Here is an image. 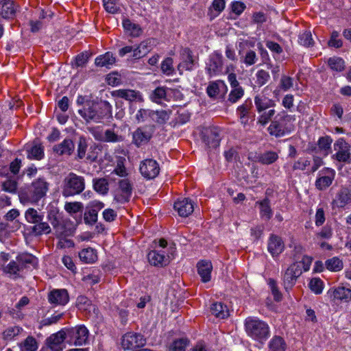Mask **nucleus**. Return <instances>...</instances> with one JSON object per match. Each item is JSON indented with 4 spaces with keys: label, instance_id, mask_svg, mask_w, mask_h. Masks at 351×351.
<instances>
[{
    "label": "nucleus",
    "instance_id": "f257e3e1",
    "mask_svg": "<svg viewBox=\"0 0 351 351\" xmlns=\"http://www.w3.org/2000/svg\"><path fill=\"white\" fill-rule=\"evenodd\" d=\"M47 218L56 238L71 237L74 234L75 228L73 223L69 219H64L56 208L51 207L47 210Z\"/></svg>",
    "mask_w": 351,
    "mask_h": 351
},
{
    "label": "nucleus",
    "instance_id": "f03ea898",
    "mask_svg": "<svg viewBox=\"0 0 351 351\" xmlns=\"http://www.w3.org/2000/svg\"><path fill=\"white\" fill-rule=\"evenodd\" d=\"M49 187V183L45 178L35 179L29 188L19 195L20 200L23 204H38L46 197Z\"/></svg>",
    "mask_w": 351,
    "mask_h": 351
},
{
    "label": "nucleus",
    "instance_id": "7ed1b4c3",
    "mask_svg": "<svg viewBox=\"0 0 351 351\" xmlns=\"http://www.w3.org/2000/svg\"><path fill=\"white\" fill-rule=\"evenodd\" d=\"M37 264L36 258L27 253L20 254L16 257V260L11 261L2 269L3 272L12 279H17L21 277V272L29 267L35 266Z\"/></svg>",
    "mask_w": 351,
    "mask_h": 351
},
{
    "label": "nucleus",
    "instance_id": "20e7f679",
    "mask_svg": "<svg viewBox=\"0 0 351 351\" xmlns=\"http://www.w3.org/2000/svg\"><path fill=\"white\" fill-rule=\"evenodd\" d=\"M111 108L108 101L101 102L100 104L89 101L82 109L78 110V113L86 122H99L101 119L110 114Z\"/></svg>",
    "mask_w": 351,
    "mask_h": 351
},
{
    "label": "nucleus",
    "instance_id": "39448f33",
    "mask_svg": "<svg viewBox=\"0 0 351 351\" xmlns=\"http://www.w3.org/2000/svg\"><path fill=\"white\" fill-rule=\"evenodd\" d=\"M245 330L248 336L263 343L269 337L268 324L258 319L247 317L245 322Z\"/></svg>",
    "mask_w": 351,
    "mask_h": 351
},
{
    "label": "nucleus",
    "instance_id": "423d86ee",
    "mask_svg": "<svg viewBox=\"0 0 351 351\" xmlns=\"http://www.w3.org/2000/svg\"><path fill=\"white\" fill-rule=\"evenodd\" d=\"M254 104L257 112L261 114L258 118V123L265 125L276 113L274 109H270L276 106L275 101L265 95L259 94L254 97Z\"/></svg>",
    "mask_w": 351,
    "mask_h": 351
},
{
    "label": "nucleus",
    "instance_id": "0eeeda50",
    "mask_svg": "<svg viewBox=\"0 0 351 351\" xmlns=\"http://www.w3.org/2000/svg\"><path fill=\"white\" fill-rule=\"evenodd\" d=\"M86 182L83 176L70 172L63 180L62 195L65 197L80 194L85 189Z\"/></svg>",
    "mask_w": 351,
    "mask_h": 351
},
{
    "label": "nucleus",
    "instance_id": "6e6552de",
    "mask_svg": "<svg viewBox=\"0 0 351 351\" xmlns=\"http://www.w3.org/2000/svg\"><path fill=\"white\" fill-rule=\"evenodd\" d=\"M293 117L287 114L285 111L278 114L275 119L271 121L267 130L270 135L276 137H281L290 133L292 130V125L288 123L293 120Z\"/></svg>",
    "mask_w": 351,
    "mask_h": 351
},
{
    "label": "nucleus",
    "instance_id": "1a4fd4ad",
    "mask_svg": "<svg viewBox=\"0 0 351 351\" xmlns=\"http://www.w3.org/2000/svg\"><path fill=\"white\" fill-rule=\"evenodd\" d=\"M335 153L331 156L332 160L344 164L351 162V146L343 138H338L333 145Z\"/></svg>",
    "mask_w": 351,
    "mask_h": 351
},
{
    "label": "nucleus",
    "instance_id": "9d476101",
    "mask_svg": "<svg viewBox=\"0 0 351 351\" xmlns=\"http://www.w3.org/2000/svg\"><path fill=\"white\" fill-rule=\"evenodd\" d=\"M311 160L308 157H300L293 165V170L305 171L306 173L311 174L315 172L321 166L324 165V161L321 157L313 156V165L311 166Z\"/></svg>",
    "mask_w": 351,
    "mask_h": 351
},
{
    "label": "nucleus",
    "instance_id": "9b49d317",
    "mask_svg": "<svg viewBox=\"0 0 351 351\" xmlns=\"http://www.w3.org/2000/svg\"><path fill=\"white\" fill-rule=\"evenodd\" d=\"M67 339L70 343L76 346L85 344L88 338L89 332L84 325H79L66 330Z\"/></svg>",
    "mask_w": 351,
    "mask_h": 351
},
{
    "label": "nucleus",
    "instance_id": "f8f14e48",
    "mask_svg": "<svg viewBox=\"0 0 351 351\" xmlns=\"http://www.w3.org/2000/svg\"><path fill=\"white\" fill-rule=\"evenodd\" d=\"M302 274L301 263H293L286 269L283 275V283L287 291L293 288Z\"/></svg>",
    "mask_w": 351,
    "mask_h": 351
},
{
    "label": "nucleus",
    "instance_id": "ddd939ff",
    "mask_svg": "<svg viewBox=\"0 0 351 351\" xmlns=\"http://www.w3.org/2000/svg\"><path fill=\"white\" fill-rule=\"evenodd\" d=\"M139 171L145 179L152 180L159 174L160 167L156 160L148 158L141 162Z\"/></svg>",
    "mask_w": 351,
    "mask_h": 351
},
{
    "label": "nucleus",
    "instance_id": "4468645a",
    "mask_svg": "<svg viewBox=\"0 0 351 351\" xmlns=\"http://www.w3.org/2000/svg\"><path fill=\"white\" fill-rule=\"evenodd\" d=\"M146 343L145 339L139 333L128 332L122 337L121 345L125 350H133L143 347Z\"/></svg>",
    "mask_w": 351,
    "mask_h": 351
},
{
    "label": "nucleus",
    "instance_id": "2eb2a0df",
    "mask_svg": "<svg viewBox=\"0 0 351 351\" xmlns=\"http://www.w3.org/2000/svg\"><path fill=\"white\" fill-rule=\"evenodd\" d=\"M335 171L330 168H324L319 172V177L315 181V186L320 191L325 190L332 182Z\"/></svg>",
    "mask_w": 351,
    "mask_h": 351
},
{
    "label": "nucleus",
    "instance_id": "dca6fc26",
    "mask_svg": "<svg viewBox=\"0 0 351 351\" xmlns=\"http://www.w3.org/2000/svg\"><path fill=\"white\" fill-rule=\"evenodd\" d=\"M206 70L210 76L218 75L222 73L223 57L221 53L215 52L210 56Z\"/></svg>",
    "mask_w": 351,
    "mask_h": 351
},
{
    "label": "nucleus",
    "instance_id": "f3484780",
    "mask_svg": "<svg viewBox=\"0 0 351 351\" xmlns=\"http://www.w3.org/2000/svg\"><path fill=\"white\" fill-rule=\"evenodd\" d=\"M180 54L181 62L178 65V70L180 73L182 74L184 70L191 71L195 63L192 51L187 47L182 48Z\"/></svg>",
    "mask_w": 351,
    "mask_h": 351
},
{
    "label": "nucleus",
    "instance_id": "a211bd4d",
    "mask_svg": "<svg viewBox=\"0 0 351 351\" xmlns=\"http://www.w3.org/2000/svg\"><path fill=\"white\" fill-rule=\"evenodd\" d=\"M202 139L208 147L217 148L221 141L220 130L217 128L207 129L203 132Z\"/></svg>",
    "mask_w": 351,
    "mask_h": 351
},
{
    "label": "nucleus",
    "instance_id": "6ab92c4d",
    "mask_svg": "<svg viewBox=\"0 0 351 351\" xmlns=\"http://www.w3.org/2000/svg\"><path fill=\"white\" fill-rule=\"evenodd\" d=\"M252 100L247 99L237 108V114L239 118L240 123L243 126L249 125L250 119L252 117Z\"/></svg>",
    "mask_w": 351,
    "mask_h": 351
},
{
    "label": "nucleus",
    "instance_id": "aec40b11",
    "mask_svg": "<svg viewBox=\"0 0 351 351\" xmlns=\"http://www.w3.org/2000/svg\"><path fill=\"white\" fill-rule=\"evenodd\" d=\"M112 95L114 97L124 99L130 102L143 101V97L140 91L132 89H119L114 90Z\"/></svg>",
    "mask_w": 351,
    "mask_h": 351
},
{
    "label": "nucleus",
    "instance_id": "412c9836",
    "mask_svg": "<svg viewBox=\"0 0 351 351\" xmlns=\"http://www.w3.org/2000/svg\"><path fill=\"white\" fill-rule=\"evenodd\" d=\"M48 300L51 304L64 306L69 300L68 291L64 289H53L48 294Z\"/></svg>",
    "mask_w": 351,
    "mask_h": 351
},
{
    "label": "nucleus",
    "instance_id": "4be33fe9",
    "mask_svg": "<svg viewBox=\"0 0 351 351\" xmlns=\"http://www.w3.org/2000/svg\"><path fill=\"white\" fill-rule=\"evenodd\" d=\"M351 204V190L346 187L341 188L335 195L332 204L339 208H343Z\"/></svg>",
    "mask_w": 351,
    "mask_h": 351
},
{
    "label": "nucleus",
    "instance_id": "5701e85b",
    "mask_svg": "<svg viewBox=\"0 0 351 351\" xmlns=\"http://www.w3.org/2000/svg\"><path fill=\"white\" fill-rule=\"evenodd\" d=\"M174 209L182 217H186L194 210V203L189 198L178 199L174 203Z\"/></svg>",
    "mask_w": 351,
    "mask_h": 351
},
{
    "label": "nucleus",
    "instance_id": "b1692460",
    "mask_svg": "<svg viewBox=\"0 0 351 351\" xmlns=\"http://www.w3.org/2000/svg\"><path fill=\"white\" fill-rule=\"evenodd\" d=\"M328 293L332 300L348 302L351 300V289L344 286H338L337 287L330 289Z\"/></svg>",
    "mask_w": 351,
    "mask_h": 351
},
{
    "label": "nucleus",
    "instance_id": "393cba45",
    "mask_svg": "<svg viewBox=\"0 0 351 351\" xmlns=\"http://www.w3.org/2000/svg\"><path fill=\"white\" fill-rule=\"evenodd\" d=\"M18 5L13 0H0V16L3 19H13Z\"/></svg>",
    "mask_w": 351,
    "mask_h": 351
},
{
    "label": "nucleus",
    "instance_id": "a878e982",
    "mask_svg": "<svg viewBox=\"0 0 351 351\" xmlns=\"http://www.w3.org/2000/svg\"><path fill=\"white\" fill-rule=\"evenodd\" d=\"M267 248L272 256H276L282 252L285 245L280 237L271 234L268 241Z\"/></svg>",
    "mask_w": 351,
    "mask_h": 351
},
{
    "label": "nucleus",
    "instance_id": "bb28decb",
    "mask_svg": "<svg viewBox=\"0 0 351 351\" xmlns=\"http://www.w3.org/2000/svg\"><path fill=\"white\" fill-rule=\"evenodd\" d=\"M75 148L73 141L65 138L62 142L53 146V151L58 156H70Z\"/></svg>",
    "mask_w": 351,
    "mask_h": 351
},
{
    "label": "nucleus",
    "instance_id": "cd10ccee",
    "mask_svg": "<svg viewBox=\"0 0 351 351\" xmlns=\"http://www.w3.org/2000/svg\"><path fill=\"white\" fill-rule=\"evenodd\" d=\"M148 261L152 265L164 267L169 264V256L157 250H152L147 255Z\"/></svg>",
    "mask_w": 351,
    "mask_h": 351
},
{
    "label": "nucleus",
    "instance_id": "c85d7f7f",
    "mask_svg": "<svg viewBox=\"0 0 351 351\" xmlns=\"http://www.w3.org/2000/svg\"><path fill=\"white\" fill-rule=\"evenodd\" d=\"M65 339H67L66 332L61 330L56 334L51 335L47 339V345L51 350L54 351H60V345Z\"/></svg>",
    "mask_w": 351,
    "mask_h": 351
},
{
    "label": "nucleus",
    "instance_id": "c756f323",
    "mask_svg": "<svg viewBox=\"0 0 351 351\" xmlns=\"http://www.w3.org/2000/svg\"><path fill=\"white\" fill-rule=\"evenodd\" d=\"M197 273L201 277L203 282H208L210 280V274L213 265L210 261H201L197 265Z\"/></svg>",
    "mask_w": 351,
    "mask_h": 351
},
{
    "label": "nucleus",
    "instance_id": "7c9ffc66",
    "mask_svg": "<svg viewBox=\"0 0 351 351\" xmlns=\"http://www.w3.org/2000/svg\"><path fill=\"white\" fill-rule=\"evenodd\" d=\"M332 141V138L328 135L319 138L317 143L318 152L324 157H326L332 153L331 145Z\"/></svg>",
    "mask_w": 351,
    "mask_h": 351
},
{
    "label": "nucleus",
    "instance_id": "2f4dec72",
    "mask_svg": "<svg viewBox=\"0 0 351 351\" xmlns=\"http://www.w3.org/2000/svg\"><path fill=\"white\" fill-rule=\"evenodd\" d=\"M123 27L126 34L132 37H139L143 34V29L141 26L128 19L123 20Z\"/></svg>",
    "mask_w": 351,
    "mask_h": 351
},
{
    "label": "nucleus",
    "instance_id": "473e14b6",
    "mask_svg": "<svg viewBox=\"0 0 351 351\" xmlns=\"http://www.w3.org/2000/svg\"><path fill=\"white\" fill-rule=\"evenodd\" d=\"M79 258L83 263L91 264L97 260V253L92 247L84 248L79 252Z\"/></svg>",
    "mask_w": 351,
    "mask_h": 351
},
{
    "label": "nucleus",
    "instance_id": "72a5a7b5",
    "mask_svg": "<svg viewBox=\"0 0 351 351\" xmlns=\"http://www.w3.org/2000/svg\"><path fill=\"white\" fill-rule=\"evenodd\" d=\"M151 136L149 132L145 131L143 128H138L133 133V143L137 147H140L147 143L151 138Z\"/></svg>",
    "mask_w": 351,
    "mask_h": 351
},
{
    "label": "nucleus",
    "instance_id": "f704fd0d",
    "mask_svg": "<svg viewBox=\"0 0 351 351\" xmlns=\"http://www.w3.org/2000/svg\"><path fill=\"white\" fill-rule=\"evenodd\" d=\"M168 88L165 86H158L149 94V99L152 101L160 104L167 99V91Z\"/></svg>",
    "mask_w": 351,
    "mask_h": 351
},
{
    "label": "nucleus",
    "instance_id": "c9c22d12",
    "mask_svg": "<svg viewBox=\"0 0 351 351\" xmlns=\"http://www.w3.org/2000/svg\"><path fill=\"white\" fill-rule=\"evenodd\" d=\"M256 204L259 205L261 217L266 221L269 220L273 215L269 199L266 197L261 201L256 202Z\"/></svg>",
    "mask_w": 351,
    "mask_h": 351
},
{
    "label": "nucleus",
    "instance_id": "e433bc0d",
    "mask_svg": "<svg viewBox=\"0 0 351 351\" xmlns=\"http://www.w3.org/2000/svg\"><path fill=\"white\" fill-rule=\"evenodd\" d=\"M116 62L115 58L112 53L107 52L104 55L97 57L95 60V64L97 66L106 67L110 69Z\"/></svg>",
    "mask_w": 351,
    "mask_h": 351
},
{
    "label": "nucleus",
    "instance_id": "4c0bfd02",
    "mask_svg": "<svg viewBox=\"0 0 351 351\" xmlns=\"http://www.w3.org/2000/svg\"><path fill=\"white\" fill-rule=\"evenodd\" d=\"M210 312L217 318L225 319L229 316V311L226 305L221 302H215L210 306Z\"/></svg>",
    "mask_w": 351,
    "mask_h": 351
},
{
    "label": "nucleus",
    "instance_id": "58836bf2",
    "mask_svg": "<svg viewBox=\"0 0 351 351\" xmlns=\"http://www.w3.org/2000/svg\"><path fill=\"white\" fill-rule=\"evenodd\" d=\"M93 187L97 193L105 195L109 191V182L105 178H94L93 180Z\"/></svg>",
    "mask_w": 351,
    "mask_h": 351
},
{
    "label": "nucleus",
    "instance_id": "ea45409f",
    "mask_svg": "<svg viewBox=\"0 0 351 351\" xmlns=\"http://www.w3.org/2000/svg\"><path fill=\"white\" fill-rule=\"evenodd\" d=\"M23 331V328L19 326H9L2 332V338L5 341H12L14 340L16 337L21 334Z\"/></svg>",
    "mask_w": 351,
    "mask_h": 351
},
{
    "label": "nucleus",
    "instance_id": "a19ab883",
    "mask_svg": "<svg viewBox=\"0 0 351 351\" xmlns=\"http://www.w3.org/2000/svg\"><path fill=\"white\" fill-rule=\"evenodd\" d=\"M170 110H153L152 111V121L158 123V124H165L169 119Z\"/></svg>",
    "mask_w": 351,
    "mask_h": 351
},
{
    "label": "nucleus",
    "instance_id": "79ce46f5",
    "mask_svg": "<svg viewBox=\"0 0 351 351\" xmlns=\"http://www.w3.org/2000/svg\"><path fill=\"white\" fill-rule=\"evenodd\" d=\"M32 232L35 235L49 234L52 232V229L47 222L40 221L36 223L32 227Z\"/></svg>",
    "mask_w": 351,
    "mask_h": 351
},
{
    "label": "nucleus",
    "instance_id": "37998d69",
    "mask_svg": "<svg viewBox=\"0 0 351 351\" xmlns=\"http://www.w3.org/2000/svg\"><path fill=\"white\" fill-rule=\"evenodd\" d=\"M27 158L29 159L40 160L44 156V149L40 145H35L27 149Z\"/></svg>",
    "mask_w": 351,
    "mask_h": 351
},
{
    "label": "nucleus",
    "instance_id": "c03bdc74",
    "mask_svg": "<svg viewBox=\"0 0 351 351\" xmlns=\"http://www.w3.org/2000/svg\"><path fill=\"white\" fill-rule=\"evenodd\" d=\"M231 90L228 95L227 102L231 104L237 103L244 95V89L240 86L231 88Z\"/></svg>",
    "mask_w": 351,
    "mask_h": 351
},
{
    "label": "nucleus",
    "instance_id": "a18cd8bd",
    "mask_svg": "<svg viewBox=\"0 0 351 351\" xmlns=\"http://www.w3.org/2000/svg\"><path fill=\"white\" fill-rule=\"evenodd\" d=\"M278 158V154L274 152H267L257 156V161L263 165H271Z\"/></svg>",
    "mask_w": 351,
    "mask_h": 351
},
{
    "label": "nucleus",
    "instance_id": "49530a36",
    "mask_svg": "<svg viewBox=\"0 0 351 351\" xmlns=\"http://www.w3.org/2000/svg\"><path fill=\"white\" fill-rule=\"evenodd\" d=\"M26 220L29 223L35 224L43 220L44 216L33 208H28L25 214Z\"/></svg>",
    "mask_w": 351,
    "mask_h": 351
},
{
    "label": "nucleus",
    "instance_id": "de8ad7c7",
    "mask_svg": "<svg viewBox=\"0 0 351 351\" xmlns=\"http://www.w3.org/2000/svg\"><path fill=\"white\" fill-rule=\"evenodd\" d=\"M189 343L187 338L177 339L169 345V351H185Z\"/></svg>",
    "mask_w": 351,
    "mask_h": 351
},
{
    "label": "nucleus",
    "instance_id": "09e8293b",
    "mask_svg": "<svg viewBox=\"0 0 351 351\" xmlns=\"http://www.w3.org/2000/svg\"><path fill=\"white\" fill-rule=\"evenodd\" d=\"M269 347L271 351H285L286 343L282 337L275 336L269 341Z\"/></svg>",
    "mask_w": 351,
    "mask_h": 351
},
{
    "label": "nucleus",
    "instance_id": "8fccbe9b",
    "mask_svg": "<svg viewBox=\"0 0 351 351\" xmlns=\"http://www.w3.org/2000/svg\"><path fill=\"white\" fill-rule=\"evenodd\" d=\"M20 347L22 351H36L38 349V343L34 337L28 336L21 343Z\"/></svg>",
    "mask_w": 351,
    "mask_h": 351
},
{
    "label": "nucleus",
    "instance_id": "3c124183",
    "mask_svg": "<svg viewBox=\"0 0 351 351\" xmlns=\"http://www.w3.org/2000/svg\"><path fill=\"white\" fill-rule=\"evenodd\" d=\"M329 67L335 71H342L345 68L344 60L339 57H332L328 60Z\"/></svg>",
    "mask_w": 351,
    "mask_h": 351
},
{
    "label": "nucleus",
    "instance_id": "603ef678",
    "mask_svg": "<svg viewBox=\"0 0 351 351\" xmlns=\"http://www.w3.org/2000/svg\"><path fill=\"white\" fill-rule=\"evenodd\" d=\"M224 0H213L212 5L209 8L210 14L211 17L217 16L220 12H221L225 8Z\"/></svg>",
    "mask_w": 351,
    "mask_h": 351
},
{
    "label": "nucleus",
    "instance_id": "864d4df0",
    "mask_svg": "<svg viewBox=\"0 0 351 351\" xmlns=\"http://www.w3.org/2000/svg\"><path fill=\"white\" fill-rule=\"evenodd\" d=\"M326 267L332 271H338L342 269L343 263L337 257H333L327 260L325 263Z\"/></svg>",
    "mask_w": 351,
    "mask_h": 351
},
{
    "label": "nucleus",
    "instance_id": "5fc2aeb1",
    "mask_svg": "<svg viewBox=\"0 0 351 351\" xmlns=\"http://www.w3.org/2000/svg\"><path fill=\"white\" fill-rule=\"evenodd\" d=\"M258 60L256 53L254 51L249 49L246 51L245 55L241 58V62L246 66H252Z\"/></svg>",
    "mask_w": 351,
    "mask_h": 351
},
{
    "label": "nucleus",
    "instance_id": "6e6d98bb",
    "mask_svg": "<svg viewBox=\"0 0 351 351\" xmlns=\"http://www.w3.org/2000/svg\"><path fill=\"white\" fill-rule=\"evenodd\" d=\"M152 110L143 108L138 110L135 115L136 121L138 123H142L149 119L152 120Z\"/></svg>",
    "mask_w": 351,
    "mask_h": 351
},
{
    "label": "nucleus",
    "instance_id": "4d7b16f0",
    "mask_svg": "<svg viewBox=\"0 0 351 351\" xmlns=\"http://www.w3.org/2000/svg\"><path fill=\"white\" fill-rule=\"evenodd\" d=\"M102 140L108 143H118L123 141V138L121 136L117 134L113 130H106Z\"/></svg>",
    "mask_w": 351,
    "mask_h": 351
},
{
    "label": "nucleus",
    "instance_id": "13d9d810",
    "mask_svg": "<svg viewBox=\"0 0 351 351\" xmlns=\"http://www.w3.org/2000/svg\"><path fill=\"white\" fill-rule=\"evenodd\" d=\"M83 208V204L79 202H66L64 205L65 210L70 214L82 212Z\"/></svg>",
    "mask_w": 351,
    "mask_h": 351
},
{
    "label": "nucleus",
    "instance_id": "bf43d9fd",
    "mask_svg": "<svg viewBox=\"0 0 351 351\" xmlns=\"http://www.w3.org/2000/svg\"><path fill=\"white\" fill-rule=\"evenodd\" d=\"M173 59L171 58H167L161 63V70L162 73L167 75H173L174 69L173 66Z\"/></svg>",
    "mask_w": 351,
    "mask_h": 351
},
{
    "label": "nucleus",
    "instance_id": "052dcab7",
    "mask_svg": "<svg viewBox=\"0 0 351 351\" xmlns=\"http://www.w3.org/2000/svg\"><path fill=\"white\" fill-rule=\"evenodd\" d=\"M299 43L300 45L305 47H311L314 44V41L312 38V34L309 31H305L301 34L299 36Z\"/></svg>",
    "mask_w": 351,
    "mask_h": 351
},
{
    "label": "nucleus",
    "instance_id": "680f3d73",
    "mask_svg": "<svg viewBox=\"0 0 351 351\" xmlns=\"http://www.w3.org/2000/svg\"><path fill=\"white\" fill-rule=\"evenodd\" d=\"M256 83L258 84V86H263L270 79L269 73L263 69L258 71L257 73H256Z\"/></svg>",
    "mask_w": 351,
    "mask_h": 351
},
{
    "label": "nucleus",
    "instance_id": "e2e57ef3",
    "mask_svg": "<svg viewBox=\"0 0 351 351\" xmlns=\"http://www.w3.org/2000/svg\"><path fill=\"white\" fill-rule=\"evenodd\" d=\"M309 288L315 294H319L323 290V282L320 278H313L309 282Z\"/></svg>",
    "mask_w": 351,
    "mask_h": 351
},
{
    "label": "nucleus",
    "instance_id": "0e129e2a",
    "mask_svg": "<svg viewBox=\"0 0 351 351\" xmlns=\"http://www.w3.org/2000/svg\"><path fill=\"white\" fill-rule=\"evenodd\" d=\"M125 158L120 157L117 162V165L113 170L112 173H114L117 176L121 177H125L128 175L127 170L124 166Z\"/></svg>",
    "mask_w": 351,
    "mask_h": 351
},
{
    "label": "nucleus",
    "instance_id": "69168bd1",
    "mask_svg": "<svg viewBox=\"0 0 351 351\" xmlns=\"http://www.w3.org/2000/svg\"><path fill=\"white\" fill-rule=\"evenodd\" d=\"M105 10L111 14L117 13L119 8L118 6V0H103Z\"/></svg>",
    "mask_w": 351,
    "mask_h": 351
},
{
    "label": "nucleus",
    "instance_id": "338daca9",
    "mask_svg": "<svg viewBox=\"0 0 351 351\" xmlns=\"http://www.w3.org/2000/svg\"><path fill=\"white\" fill-rule=\"evenodd\" d=\"M339 33L337 31H332L330 35V40H328V45L329 47L335 48H340L343 45V41L341 39H338Z\"/></svg>",
    "mask_w": 351,
    "mask_h": 351
},
{
    "label": "nucleus",
    "instance_id": "774afa93",
    "mask_svg": "<svg viewBox=\"0 0 351 351\" xmlns=\"http://www.w3.org/2000/svg\"><path fill=\"white\" fill-rule=\"evenodd\" d=\"M98 213H96L95 210H91L89 208L88 210L84 213V219L86 224L93 225L97 221Z\"/></svg>",
    "mask_w": 351,
    "mask_h": 351
}]
</instances>
